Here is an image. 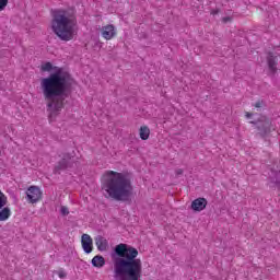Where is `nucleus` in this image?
I'll return each mask as SVG.
<instances>
[{
    "mask_svg": "<svg viewBox=\"0 0 280 280\" xmlns=\"http://www.w3.org/2000/svg\"><path fill=\"white\" fill-rule=\"evenodd\" d=\"M75 84V80L63 68H55V72L40 81V89L47 103L49 117H58V113L65 108L67 93Z\"/></svg>",
    "mask_w": 280,
    "mask_h": 280,
    "instance_id": "f257e3e1",
    "label": "nucleus"
},
{
    "mask_svg": "<svg viewBox=\"0 0 280 280\" xmlns=\"http://www.w3.org/2000/svg\"><path fill=\"white\" fill-rule=\"evenodd\" d=\"M137 257V248L124 243L116 245L112 253L114 279L140 280L143 275V262Z\"/></svg>",
    "mask_w": 280,
    "mask_h": 280,
    "instance_id": "f03ea898",
    "label": "nucleus"
},
{
    "mask_svg": "<svg viewBox=\"0 0 280 280\" xmlns=\"http://www.w3.org/2000/svg\"><path fill=\"white\" fill-rule=\"evenodd\" d=\"M102 189L106 191L108 198L117 202H128L132 198L135 187L132 176L129 173L107 171L103 180Z\"/></svg>",
    "mask_w": 280,
    "mask_h": 280,
    "instance_id": "7ed1b4c3",
    "label": "nucleus"
},
{
    "mask_svg": "<svg viewBox=\"0 0 280 280\" xmlns=\"http://www.w3.org/2000/svg\"><path fill=\"white\" fill-rule=\"evenodd\" d=\"M51 30L60 40H73L75 15L71 10L56 9L51 11Z\"/></svg>",
    "mask_w": 280,
    "mask_h": 280,
    "instance_id": "20e7f679",
    "label": "nucleus"
},
{
    "mask_svg": "<svg viewBox=\"0 0 280 280\" xmlns=\"http://www.w3.org/2000/svg\"><path fill=\"white\" fill-rule=\"evenodd\" d=\"M249 124L255 126V129L257 130V136L261 137L262 139L268 137L272 130H275V126L272 125V119H270L268 116H259L256 120H250Z\"/></svg>",
    "mask_w": 280,
    "mask_h": 280,
    "instance_id": "39448f33",
    "label": "nucleus"
},
{
    "mask_svg": "<svg viewBox=\"0 0 280 280\" xmlns=\"http://www.w3.org/2000/svg\"><path fill=\"white\" fill-rule=\"evenodd\" d=\"M43 199V191L38 186H31L26 190V200L31 205H36L39 200Z\"/></svg>",
    "mask_w": 280,
    "mask_h": 280,
    "instance_id": "423d86ee",
    "label": "nucleus"
},
{
    "mask_svg": "<svg viewBox=\"0 0 280 280\" xmlns=\"http://www.w3.org/2000/svg\"><path fill=\"white\" fill-rule=\"evenodd\" d=\"M69 167H73V158L69 154H65L55 166V174H60V172L69 170Z\"/></svg>",
    "mask_w": 280,
    "mask_h": 280,
    "instance_id": "0eeeda50",
    "label": "nucleus"
},
{
    "mask_svg": "<svg viewBox=\"0 0 280 280\" xmlns=\"http://www.w3.org/2000/svg\"><path fill=\"white\" fill-rule=\"evenodd\" d=\"M81 244L84 253L86 255H90V253H93V238H91V235L89 234H83L81 236Z\"/></svg>",
    "mask_w": 280,
    "mask_h": 280,
    "instance_id": "6e6552de",
    "label": "nucleus"
},
{
    "mask_svg": "<svg viewBox=\"0 0 280 280\" xmlns=\"http://www.w3.org/2000/svg\"><path fill=\"white\" fill-rule=\"evenodd\" d=\"M207 205H209L207 199L199 197L191 202L190 207L192 211H205V209H207Z\"/></svg>",
    "mask_w": 280,
    "mask_h": 280,
    "instance_id": "1a4fd4ad",
    "label": "nucleus"
},
{
    "mask_svg": "<svg viewBox=\"0 0 280 280\" xmlns=\"http://www.w3.org/2000/svg\"><path fill=\"white\" fill-rule=\"evenodd\" d=\"M277 56H275L272 52H269L267 56V65H268V69L270 71L271 75H275V73H277L278 69H277Z\"/></svg>",
    "mask_w": 280,
    "mask_h": 280,
    "instance_id": "9d476101",
    "label": "nucleus"
},
{
    "mask_svg": "<svg viewBox=\"0 0 280 280\" xmlns=\"http://www.w3.org/2000/svg\"><path fill=\"white\" fill-rule=\"evenodd\" d=\"M95 244L97 246V250H100L101 253H104V250H108V240L104 238V236H96Z\"/></svg>",
    "mask_w": 280,
    "mask_h": 280,
    "instance_id": "9b49d317",
    "label": "nucleus"
},
{
    "mask_svg": "<svg viewBox=\"0 0 280 280\" xmlns=\"http://www.w3.org/2000/svg\"><path fill=\"white\" fill-rule=\"evenodd\" d=\"M115 34V26L107 25L102 27V36L106 40H110V38H114Z\"/></svg>",
    "mask_w": 280,
    "mask_h": 280,
    "instance_id": "f8f14e48",
    "label": "nucleus"
},
{
    "mask_svg": "<svg viewBox=\"0 0 280 280\" xmlns=\"http://www.w3.org/2000/svg\"><path fill=\"white\" fill-rule=\"evenodd\" d=\"M92 266H94V268H104V266H106V259L100 255L94 256L92 259Z\"/></svg>",
    "mask_w": 280,
    "mask_h": 280,
    "instance_id": "ddd939ff",
    "label": "nucleus"
},
{
    "mask_svg": "<svg viewBox=\"0 0 280 280\" xmlns=\"http://www.w3.org/2000/svg\"><path fill=\"white\" fill-rule=\"evenodd\" d=\"M140 139H142V141L150 139V128L145 126L140 128Z\"/></svg>",
    "mask_w": 280,
    "mask_h": 280,
    "instance_id": "4468645a",
    "label": "nucleus"
},
{
    "mask_svg": "<svg viewBox=\"0 0 280 280\" xmlns=\"http://www.w3.org/2000/svg\"><path fill=\"white\" fill-rule=\"evenodd\" d=\"M10 208L5 207L0 211V222H5L10 218Z\"/></svg>",
    "mask_w": 280,
    "mask_h": 280,
    "instance_id": "2eb2a0df",
    "label": "nucleus"
},
{
    "mask_svg": "<svg viewBox=\"0 0 280 280\" xmlns=\"http://www.w3.org/2000/svg\"><path fill=\"white\" fill-rule=\"evenodd\" d=\"M279 175V173H277ZM271 187H277L278 191H280V178L279 176L270 177Z\"/></svg>",
    "mask_w": 280,
    "mask_h": 280,
    "instance_id": "dca6fc26",
    "label": "nucleus"
},
{
    "mask_svg": "<svg viewBox=\"0 0 280 280\" xmlns=\"http://www.w3.org/2000/svg\"><path fill=\"white\" fill-rule=\"evenodd\" d=\"M5 205H8V197L0 191V209H3Z\"/></svg>",
    "mask_w": 280,
    "mask_h": 280,
    "instance_id": "f3484780",
    "label": "nucleus"
},
{
    "mask_svg": "<svg viewBox=\"0 0 280 280\" xmlns=\"http://www.w3.org/2000/svg\"><path fill=\"white\" fill-rule=\"evenodd\" d=\"M51 69H54V65H51V62H46L42 66V71H51Z\"/></svg>",
    "mask_w": 280,
    "mask_h": 280,
    "instance_id": "a211bd4d",
    "label": "nucleus"
},
{
    "mask_svg": "<svg viewBox=\"0 0 280 280\" xmlns=\"http://www.w3.org/2000/svg\"><path fill=\"white\" fill-rule=\"evenodd\" d=\"M8 8V0H0V12H3Z\"/></svg>",
    "mask_w": 280,
    "mask_h": 280,
    "instance_id": "6ab92c4d",
    "label": "nucleus"
},
{
    "mask_svg": "<svg viewBox=\"0 0 280 280\" xmlns=\"http://www.w3.org/2000/svg\"><path fill=\"white\" fill-rule=\"evenodd\" d=\"M61 215H67L69 213V209L67 207H61L60 209Z\"/></svg>",
    "mask_w": 280,
    "mask_h": 280,
    "instance_id": "aec40b11",
    "label": "nucleus"
},
{
    "mask_svg": "<svg viewBox=\"0 0 280 280\" xmlns=\"http://www.w3.org/2000/svg\"><path fill=\"white\" fill-rule=\"evenodd\" d=\"M58 277H59V279H65L67 277V273L62 270H59L58 271Z\"/></svg>",
    "mask_w": 280,
    "mask_h": 280,
    "instance_id": "412c9836",
    "label": "nucleus"
},
{
    "mask_svg": "<svg viewBox=\"0 0 280 280\" xmlns=\"http://www.w3.org/2000/svg\"><path fill=\"white\" fill-rule=\"evenodd\" d=\"M262 104H264V101H258L257 103H255V108H261V106H262Z\"/></svg>",
    "mask_w": 280,
    "mask_h": 280,
    "instance_id": "4be33fe9",
    "label": "nucleus"
},
{
    "mask_svg": "<svg viewBox=\"0 0 280 280\" xmlns=\"http://www.w3.org/2000/svg\"><path fill=\"white\" fill-rule=\"evenodd\" d=\"M183 168H177L176 171H175V174L177 175V176H182V174H183Z\"/></svg>",
    "mask_w": 280,
    "mask_h": 280,
    "instance_id": "5701e85b",
    "label": "nucleus"
},
{
    "mask_svg": "<svg viewBox=\"0 0 280 280\" xmlns=\"http://www.w3.org/2000/svg\"><path fill=\"white\" fill-rule=\"evenodd\" d=\"M210 14H212L213 16H215V14H220V10H211Z\"/></svg>",
    "mask_w": 280,
    "mask_h": 280,
    "instance_id": "b1692460",
    "label": "nucleus"
},
{
    "mask_svg": "<svg viewBox=\"0 0 280 280\" xmlns=\"http://www.w3.org/2000/svg\"><path fill=\"white\" fill-rule=\"evenodd\" d=\"M245 116L247 117V119H250V117H253V113H246Z\"/></svg>",
    "mask_w": 280,
    "mask_h": 280,
    "instance_id": "393cba45",
    "label": "nucleus"
}]
</instances>
